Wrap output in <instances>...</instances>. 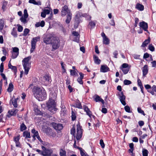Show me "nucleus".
<instances>
[{"mask_svg":"<svg viewBox=\"0 0 156 156\" xmlns=\"http://www.w3.org/2000/svg\"><path fill=\"white\" fill-rule=\"evenodd\" d=\"M34 96L39 101H42L46 98V94L42 87H35L33 89Z\"/></svg>","mask_w":156,"mask_h":156,"instance_id":"1","label":"nucleus"},{"mask_svg":"<svg viewBox=\"0 0 156 156\" xmlns=\"http://www.w3.org/2000/svg\"><path fill=\"white\" fill-rule=\"evenodd\" d=\"M52 95H53L51 94L50 95L49 100L47 103V106L48 110L53 113L56 112L57 109L56 107V104L55 100V94L53 97H52Z\"/></svg>","mask_w":156,"mask_h":156,"instance_id":"2","label":"nucleus"},{"mask_svg":"<svg viewBox=\"0 0 156 156\" xmlns=\"http://www.w3.org/2000/svg\"><path fill=\"white\" fill-rule=\"evenodd\" d=\"M30 58L31 57L28 56L24 58L22 61L24 69V73L26 75L28 74L30 69V64L29 63V61Z\"/></svg>","mask_w":156,"mask_h":156,"instance_id":"3","label":"nucleus"},{"mask_svg":"<svg viewBox=\"0 0 156 156\" xmlns=\"http://www.w3.org/2000/svg\"><path fill=\"white\" fill-rule=\"evenodd\" d=\"M40 39L39 37H37L33 38L31 41V48L30 50L31 53H32L34 51L35 48L36 44L37 41H39Z\"/></svg>","mask_w":156,"mask_h":156,"instance_id":"4","label":"nucleus"},{"mask_svg":"<svg viewBox=\"0 0 156 156\" xmlns=\"http://www.w3.org/2000/svg\"><path fill=\"white\" fill-rule=\"evenodd\" d=\"M51 44L52 45V48L54 50L56 49L60 46L59 40L58 39L54 37Z\"/></svg>","mask_w":156,"mask_h":156,"instance_id":"5","label":"nucleus"},{"mask_svg":"<svg viewBox=\"0 0 156 156\" xmlns=\"http://www.w3.org/2000/svg\"><path fill=\"white\" fill-rule=\"evenodd\" d=\"M41 148L43 150V152L42 154L43 156H51V155L53 152L52 149L46 148L43 146L41 147Z\"/></svg>","mask_w":156,"mask_h":156,"instance_id":"6","label":"nucleus"},{"mask_svg":"<svg viewBox=\"0 0 156 156\" xmlns=\"http://www.w3.org/2000/svg\"><path fill=\"white\" fill-rule=\"evenodd\" d=\"M50 126L53 127L56 130L60 131L63 128L62 125L60 123H57L53 122L50 124Z\"/></svg>","mask_w":156,"mask_h":156,"instance_id":"7","label":"nucleus"},{"mask_svg":"<svg viewBox=\"0 0 156 156\" xmlns=\"http://www.w3.org/2000/svg\"><path fill=\"white\" fill-rule=\"evenodd\" d=\"M77 134L76 139L77 140H80L81 137L82 135V129H81V127L79 125H77V128L76 129Z\"/></svg>","mask_w":156,"mask_h":156,"instance_id":"8","label":"nucleus"},{"mask_svg":"<svg viewBox=\"0 0 156 156\" xmlns=\"http://www.w3.org/2000/svg\"><path fill=\"white\" fill-rule=\"evenodd\" d=\"M118 94L119 98L121 103L123 105H125L126 104V103L125 102L126 97L123 94V92H119L118 93Z\"/></svg>","mask_w":156,"mask_h":156,"instance_id":"9","label":"nucleus"},{"mask_svg":"<svg viewBox=\"0 0 156 156\" xmlns=\"http://www.w3.org/2000/svg\"><path fill=\"white\" fill-rule=\"evenodd\" d=\"M42 81L46 84L50 83L51 82L50 76L49 75H46L42 78Z\"/></svg>","mask_w":156,"mask_h":156,"instance_id":"10","label":"nucleus"},{"mask_svg":"<svg viewBox=\"0 0 156 156\" xmlns=\"http://www.w3.org/2000/svg\"><path fill=\"white\" fill-rule=\"evenodd\" d=\"M54 37L50 35H48L44 38V42L46 44H51Z\"/></svg>","mask_w":156,"mask_h":156,"instance_id":"11","label":"nucleus"},{"mask_svg":"<svg viewBox=\"0 0 156 156\" xmlns=\"http://www.w3.org/2000/svg\"><path fill=\"white\" fill-rule=\"evenodd\" d=\"M71 13L70 10L68 9V6L66 5H64L62 8L61 11V15L62 16H65L66 14Z\"/></svg>","mask_w":156,"mask_h":156,"instance_id":"12","label":"nucleus"},{"mask_svg":"<svg viewBox=\"0 0 156 156\" xmlns=\"http://www.w3.org/2000/svg\"><path fill=\"white\" fill-rule=\"evenodd\" d=\"M140 26L145 31H146L148 33H149V32L147 30L148 28L147 23L144 21H143L140 23Z\"/></svg>","mask_w":156,"mask_h":156,"instance_id":"13","label":"nucleus"},{"mask_svg":"<svg viewBox=\"0 0 156 156\" xmlns=\"http://www.w3.org/2000/svg\"><path fill=\"white\" fill-rule=\"evenodd\" d=\"M42 129L43 131L48 135L51 134L52 132V130L51 128L47 126H43L42 127Z\"/></svg>","mask_w":156,"mask_h":156,"instance_id":"14","label":"nucleus"},{"mask_svg":"<svg viewBox=\"0 0 156 156\" xmlns=\"http://www.w3.org/2000/svg\"><path fill=\"white\" fill-rule=\"evenodd\" d=\"M148 66L145 65L142 68L143 76H145L148 73Z\"/></svg>","mask_w":156,"mask_h":156,"instance_id":"15","label":"nucleus"},{"mask_svg":"<svg viewBox=\"0 0 156 156\" xmlns=\"http://www.w3.org/2000/svg\"><path fill=\"white\" fill-rule=\"evenodd\" d=\"M20 97H17L16 98H13L12 99V103L13 106L15 108H17L18 106V105L17 103V101L19 99Z\"/></svg>","mask_w":156,"mask_h":156,"instance_id":"16","label":"nucleus"},{"mask_svg":"<svg viewBox=\"0 0 156 156\" xmlns=\"http://www.w3.org/2000/svg\"><path fill=\"white\" fill-rule=\"evenodd\" d=\"M100 70L101 72L105 73L108 71L109 68L107 66L103 65L101 66Z\"/></svg>","mask_w":156,"mask_h":156,"instance_id":"17","label":"nucleus"},{"mask_svg":"<svg viewBox=\"0 0 156 156\" xmlns=\"http://www.w3.org/2000/svg\"><path fill=\"white\" fill-rule=\"evenodd\" d=\"M79 74L80 76L77 79V81L80 84H83L82 79L83 78L84 75L82 73H80Z\"/></svg>","mask_w":156,"mask_h":156,"instance_id":"18","label":"nucleus"},{"mask_svg":"<svg viewBox=\"0 0 156 156\" xmlns=\"http://www.w3.org/2000/svg\"><path fill=\"white\" fill-rule=\"evenodd\" d=\"M147 91L151 93L152 95H156V94H155L154 92V91L156 92V86L153 85L152 87V89L148 90Z\"/></svg>","mask_w":156,"mask_h":156,"instance_id":"19","label":"nucleus"},{"mask_svg":"<svg viewBox=\"0 0 156 156\" xmlns=\"http://www.w3.org/2000/svg\"><path fill=\"white\" fill-rule=\"evenodd\" d=\"M73 34L74 36L76 37L74 40V41H75L77 42H78L79 39V34L76 31H73Z\"/></svg>","mask_w":156,"mask_h":156,"instance_id":"20","label":"nucleus"},{"mask_svg":"<svg viewBox=\"0 0 156 156\" xmlns=\"http://www.w3.org/2000/svg\"><path fill=\"white\" fill-rule=\"evenodd\" d=\"M77 148L80 151V154L81 156H89L87 154H86L84 152V150L81 147H77Z\"/></svg>","mask_w":156,"mask_h":156,"instance_id":"21","label":"nucleus"},{"mask_svg":"<svg viewBox=\"0 0 156 156\" xmlns=\"http://www.w3.org/2000/svg\"><path fill=\"white\" fill-rule=\"evenodd\" d=\"M94 100L96 102H101L103 104L104 103V101L103 99L101 98L98 95H96Z\"/></svg>","mask_w":156,"mask_h":156,"instance_id":"22","label":"nucleus"},{"mask_svg":"<svg viewBox=\"0 0 156 156\" xmlns=\"http://www.w3.org/2000/svg\"><path fill=\"white\" fill-rule=\"evenodd\" d=\"M150 37H149L146 40L142 43L141 47H145V46L150 43Z\"/></svg>","mask_w":156,"mask_h":156,"instance_id":"23","label":"nucleus"},{"mask_svg":"<svg viewBox=\"0 0 156 156\" xmlns=\"http://www.w3.org/2000/svg\"><path fill=\"white\" fill-rule=\"evenodd\" d=\"M72 14L71 13H69L67 14V19L66 20V22L67 23H69L71 20Z\"/></svg>","mask_w":156,"mask_h":156,"instance_id":"24","label":"nucleus"},{"mask_svg":"<svg viewBox=\"0 0 156 156\" xmlns=\"http://www.w3.org/2000/svg\"><path fill=\"white\" fill-rule=\"evenodd\" d=\"M94 60L95 63L99 64L100 63L101 60L98 59V57L94 55L93 56Z\"/></svg>","mask_w":156,"mask_h":156,"instance_id":"25","label":"nucleus"},{"mask_svg":"<svg viewBox=\"0 0 156 156\" xmlns=\"http://www.w3.org/2000/svg\"><path fill=\"white\" fill-rule=\"evenodd\" d=\"M136 8L140 11H143L144 9V6L138 3L136 5Z\"/></svg>","mask_w":156,"mask_h":156,"instance_id":"26","label":"nucleus"},{"mask_svg":"<svg viewBox=\"0 0 156 156\" xmlns=\"http://www.w3.org/2000/svg\"><path fill=\"white\" fill-rule=\"evenodd\" d=\"M29 2L30 3L33 4L34 5H41V2L38 1V2H36L34 0H29Z\"/></svg>","mask_w":156,"mask_h":156,"instance_id":"27","label":"nucleus"},{"mask_svg":"<svg viewBox=\"0 0 156 156\" xmlns=\"http://www.w3.org/2000/svg\"><path fill=\"white\" fill-rule=\"evenodd\" d=\"M23 136L25 137L26 138H30V133L27 131H25L23 132Z\"/></svg>","mask_w":156,"mask_h":156,"instance_id":"28","label":"nucleus"},{"mask_svg":"<svg viewBox=\"0 0 156 156\" xmlns=\"http://www.w3.org/2000/svg\"><path fill=\"white\" fill-rule=\"evenodd\" d=\"M8 66L9 68L11 69L12 70L14 71L15 72L17 70V68L16 67L12 65L10 61L9 63Z\"/></svg>","mask_w":156,"mask_h":156,"instance_id":"29","label":"nucleus"},{"mask_svg":"<svg viewBox=\"0 0 156 156\" xmlns=\"http://www.w3.org/2000/svg\"><path fill=\"white\" fill-rule=\"evenodd\" d=\"M13 89V85L12 83H10L9 85V87L7 89V91L9 92H11Z\"/></svg>","mask_w":156,"mask_h":156,"instance_id":"30","label":"nucleus"},{"mask_svg":"<svg viewBox=\"0 0 156 156\" xmlns=\"http://www.w3.org/2000/svg\"><path fill=\"white\" fill-rule=\"evenodd\" d=\"M16 115L14 112L13 109L11 111L9 110L8 112V114L7 115V116L9 118L12 116Z\"/></svg>","mask_w":156,"mask_h":156,"instance_id":"31","label":"nucleus"},{"mask_svg":"<svg viewBox=\"0 0 156 156\" xmlns=\"http://www.w3.org/2000/svg\"><path fill=\"white\" fill-rule=\"evenodd\" d=\"M11 34L15 37H17L16 29L15 27L13 28L11 32Z\"/></svg>","mask_w":156,"mask_h":156,"instance_id":"32","label":"nucleus"},{"mask_svg":"<svg viewBox=\"0 0 156 156\" xmlns=\"http://www.w3.org/2000/svg\"><path fill=\"white\" fill-rule=\"evenodd\" d=\"M103 43L105 44H108L109 43V40L106 37L103 38Z\"/></svg>","mask_w":156,"mask_h":156,"instance_id":"33","label":"nucleus"},{"mask_svg":"<svg viewBox=\"0 0 156 156\" xmlns=\"http://www.w3.org/2000/svg\"><path fill=\"white\" fill-rule=\"evenodd\" d=\"M59 154L61 156H66V151L62 149H60Z\"/></svg>","mask_w":156,"mask_h":156,"instance_id":"34","label":"nucleus"},{"mask_svg":"<svg viewBox=\"0 0 156 156\" xmlns=\"http://www.w3.org/2000/svg\"><path fill=\"white\" fill-rule=\"evenodd\" d=\"M27 127L25 125L24 123H23L20 126V130L21 131H23L26 129Z\"/></svg>","mask_w":156,"mask_h":156,"instance_id":"35","label":"nucleus"},{"mask_svg":"<svg viewBox=\"0 0 156 156\" xmlns=\"http://www.w3.org/2000/svg\"><path fill=\"white\" fill-rule=\"evenodd\" d=\"M27 17L25 16H22L20 19V21L24 23H27Z\"/></svg>","mask_w":156,"mask_h":156,"instance_id":"36","label":"nucleus"},{"mask_svg":"<svg viewBox=\"0 0 156 156\" xmlns=\"http://www.w3.org/2000/svg\"><path fill=\"white\" fill-rule=\"evenodd\" d=\"M31 132L33 134V135L35 136H36L39 135L38 131L34 129H33L32 130Z\"/></svg>","mask_w":156,"mask_h":156,"instance_id":"37","label":"nucleus"},{"mask_svg":"<svg viewBox=\"0 0 156 156\" xmlns=\"http://www.w3.org/2000/svg\"><path fill=\"white\" fill-rule=\"evenodd\" d=\"M30 30L27 29L26 28L23 31V35L24 36H26L28 34Z\"/></svg>","mask_w":156,"mask_h":156,"instance_id":"38","label":"nucleus"},{"mask_svg":"<svg viewBox=\"0 0 156 156\" xmlns=\"http://www.w3.org/2000/svg\"><path fill=\"white\" fill-rule=\"evenodd\" d=\"M2 8L3 9H4L7 5L8 2H7L4 0L2 2Z\"/></svg>","mask_w":156,"mask_h":156,"instance_id":"39","label":"nucleus"},{"mask_svg":"<svg viewBox=\"0 0 156 156\" xmlns=\"http://www.w3.org/2000/svg\"><path fill=\"white\" fill-rule=\"evenodd\" d=\"M124 83L125 85H128L131 84L132 83L129 80H125L124 81Z\"/></svg>","mask_w":156,"mask_h":156,"instance_id":"40","label":"nucleus"},{"mask_svg":"<svg viewBox=\"0 0 156 156\" xmlns=\"http://www.w3.org/2000/svg\"><path fill=\"white\" fill-rule=\"evenodd\" d=\"M143 156H148V151L146 149H144L142 151Z\"/></svg>","mask_w":156,"mask_h":156,"instance_id":"41","label":"nucleus"},{"mask_svg":"<svg viewBox=\"0 0 156 156\" xmlns=\"http://www.w3.org/2000/svg\"><path fill=\"white\" fill-rule=\"evenodd\" d=\"M18 55L19 54L18 53L12 52V58L13 59L17 57Z\"/></svg>","mask_w":156,"mask_h":156,"instance_id":"42","label":"nucleus"},{"mask_svg":"<svg viewBox=\"0 0 156 156\" xmlns=\"http://www.w3.org/2000/svg\"><path fill=\"white\" fill-rule=\"evenodd\" d=\"M72 119L73 121L75 120L76 118V116L75 113L73 112V111H72Z\"/></svg>","mask_w":156,"mask_h":156,"instance_id":"43","label":"nucleus"},{"mask_svg":"<svg viewBox=\"0 0 156 156\" xmlns=\"http://www.w3.org/2000/svg\"><path fill=\"white\" fill-rule=\"evenodd\" d=\"M120 69L122 70L124 73L125 74H127L129 71V69L128 68L125 69L120 68Z\"/></svg>","mask_w":156,"mask_h":156,"instance_id":"44","label":"nucleus"},{"mask_svg":"<svg viewBox=\"0 0 156 156\" xmlns=\"http://www.w3.org/2000/svg\"><path fill=\"white\" fill-rule=\"evenodd\" d=\"M75 132H76L75 128L74 126H73V127L71 129V132H70L71 134L72 135H73L74 136L75 135Z\"/></svg>","mask_w":156,"mask_h":156,"instance_id":"45","label":"nucleus"},{"mask_svg":"<svg viewBox=\"0 0 156 156\" xmlns=\"http://www.w3.org/2000/svg\"><path fill=\"white\" fill-rule=\"evenodd\" d=\"M137 111L139 113L141 114H142L144 115H145V114H144V111L141 109L140 108H138Z\"/></svg>","mask_w":156,"mask_h":156,"instance_id":"46","label":"nucleus"},{"mask_svg":"<svg viewBox=\"0 0 156 156\" xmlns=\"http://www.w3.org/2000/svg\"><path fill=\"white\" fill-rule=\"evenodd\" d=\"M148 49L151 51H153L154 50V48L152 44H150L148 46Z\"/></svg>","mask_w":156,"mask_h":156,"instance_id":"47","label":"nucleus"},{"mask_svg":"<svg viewBox=\"0 0 156 156\" xmlns=\"http://www.w3.org/2000/svg\"><path fill=\"white\" fill-rule=\"evenodd\" d=\"M89 24L91 26V28L94 27L96 25L95 23L93 21H91L90 22Z\"/></svg>","mask_w":156,"mask_h":156,"instance_id":"48","label":"nucleus"},{"mask_svg":"<svg viewBox=\"0 0 156 156\" xmlns=\"http://www.w3.org/2000/svg\"><path fill=\"white\" fill-rule=\"evenodd\" d=\"M61 112H63V113H65L66 112V109L65 106L63 105L61 106Z\"/></svg>","mask_w":156,"mask_h":156,"instance_id":"49","label":"nucleus"},{"mask_svg":"<svg viewBox=\"0 0 156 156\" xmlns=\"http://www.w3.org/2000/svg\"><path fill=\"white\" fill-rule=\"evenodd\" d=\"M128 66V65L126 63H123L122 64V66L120 67V68H123V69H125V68H127Z\"/></svg>","mask_w":156,"mask_h":156,"instance_id":"50","label":"nucleus"},{"mask_svg":"<svg viewBox=\"0 0 156 156\" xmlns=\"http://www.w3.org/2000/svg\"><path fill=\"white\" fill-rule=\"evenodd\" d=\"M4 24L2 20L0 21V30H2L3 29L4 27Z\"/></svg>","mask_w":156,"mask_h":156,"instance_id":"51","label":"nucleus"},{"mask_svg":"<svg viewBox=\"0 0 156 156\" xmlns=\"http://www.w3.org/2000/svg\"><path fill=\"white\" fill-rule=\"evenodd\" d=\"M124 109L126 112L129 113L130 112V108L129 106H126L124 107Z\"/></svg>","mask_w":156,"mask_h":156,"instance_id":"52","label":"nucleus"},{"mask_svg":"<svg viewBox=\"0 0 156 156\" xmlns=\"http://www.w3.org/2000/svg\"><path fill=\"white\" fill-rule=\"evenodd\" d=\"M70 71L71 75L74 76V75H77V76H78V74L74 70H70Z\"/></svg>","mask_w":156,"mask_h":156,"instance_id":"53","label":"nucleus"},{"mask_svg":"<svg viewBox=\"0 0 156 156\" xmlns=\"http://www.w3.org/2000/svg\"><path fill=\"white\" fill-rule=\"evenodd\" d=\"M12 49L13 51V52H14L15 53L19 54V49L18 48L14 47L12 48Z\"/></svg>","mask_w":156,"mask_h":156,"instance_id":"54","label":"nucleus"},{"mask_svg":"<svg viewBox=\"0 0 156 156\" xmlns=\"http://www.w3.org/2000/svg\"><path fill=\"white\" fill-rule=\"evenodd\" d=\"M138 84V86L140 87V88H143V85L141 81L139 79H138L137 80Z\"/></svg>","mask_w":156,"mask_h":156,"instance_id":"55","label":"nucleus"},{"mask_svg":"<svg viewBox=\"0 0 156 156\" xmlns=\"http://www.w3.org/2000/svg\"><path fill=\"white\" fill-rule=\"evenodd\" d=\"M0 69V72L1 73H2L3 72L4 70V65L3 63L2 62L1 64Z\"/></svg>","mask_w":156,"mask_h":156,"instance_id":"56","label":"nucleus"},{"mask_svg":"<svg viewBox=\"0 0 156 156\" xmlns=\"http://www.w3.org/2000/svg\"><path fill=\"white\" fill-rule=\"evenodd\" d=\"M18 27L17 28L18 31L19 32H21L23 31V27L20 25H18Z\"/></svg>","mask_w":156,"mask_h":156,"instance_id":"57","label":"nucleus"},{"mask_svg":"<svg viewBox=\"0 0 156 156\" xmlns=\"http://www.w3.org/2000/svg\"><path fill=\"white\" fill-rule=\"evenodd\" d=\"M100 144L102 148H104L105 147V145L102 140H101L100 141Z\"/></svg>","mask_w":156,"mask_h":156,"instance_id":"58","label":"nucleus"},{"mask_svg":"<svg viewBox=\"0 0 156 156\" xmlns=\"http://www.w3.org/2000/svg\"><path fill=\"white\" fill-rule=\"evenodd\" d=\"M24 14H23V16H24L28 17V15L27 12V10L26 9H25L24 10Z\"/></svg>","mask_w":156,"mask_h":156,"instance_id":"59","label":"nucleus"},{"mask_svg":"<svg viewBox=\"0 0 156 156\" xmlns=\"http://www.w3.org/2000/svg\"><path fill=\"white\" fill-rule=\"evenodd\" d=\"M20 139V136H16V137H14V140L15 142H19Z\"/></svg>","mask_w":156,"mask_h":156,"instance_id":"60","label":"nucleus"},{"mask_svg":"<svg viewBox=\"0 0 156 156\" xmlns=\"http://www.w3.org/2000/svg\"><path fill=\"white\" fill-rule=\"evenodd\" d=\"M43 11L44 12L45 14H49L50 13V9H44L43 10Z\"/></svg>","mask_w":156,"mask_h":156,"instance_id":"61","label":"nucleus"},{"mask_svg":"<svg viewBox=\"0 0 156 156\" xmlns=\"http://www.w3.org/2000/svg\"><path fill=\"white\" fill-rule=\"evenodd\" d=\"M76 108H80V109L82 108V107L80 103L79 102L77 104H76Z\"/></svg>","mask_w":156,"mask_h":156,"instance_id":"62","label":"nucleus"},{"mask_svg":"<svg viewBox=\"0 0 156 156\" xmlns=\"http://www.w3.org/2000/svg\"><path fill=\"white\" fill-rule=\"evenodd\" d=\"M87 114L88 115L90 118L91 117L92 115V112L90 111V109L86 112Z\"/></svg>","mask_w":156,"mask_h":156,"instance_id":"63","label":"nucleus"},{"mask_svg":"<svg viewBox=\"0 0 156 156\" xmlns=\"http://www.w3.org/2000/svg\"><path fill=\"white\" fill-rule=\"evenodd\" d=\"M113 54L114 55V57L115 58H117V55H118V51H115L113 53Z\"/></svg>","mask_w":156,"mask_h":156,"instance_id":"64","label":"nucleus"}]
</instances>
